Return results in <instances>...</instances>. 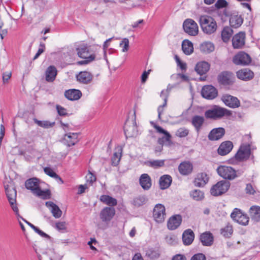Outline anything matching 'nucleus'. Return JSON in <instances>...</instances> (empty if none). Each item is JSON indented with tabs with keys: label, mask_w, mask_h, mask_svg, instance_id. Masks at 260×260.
Wrapping results in <instances>:
<instances>
[{
	"label": "nucleus",
	"mask_w": 260,
	"mask_h": 260,
	"mask_svg": "<svg viewBox=\"0 0 260 260\" xmlns=\"http://www.w3.org/2000/svg\"><path fill=\"white\" fill-rule=\"evenodd\" d=\"M199 23L203 31L208 35L215 32L217 28L215 19L209 15L201 16L200 17Z\"/></svg>",
	"instance_id": "1"
},
{
	"label": "nucleus",
	"mask_w": 260,
	"mask_h": 260,
	"mask_svg": "<svg viewBox=\"0 0 260 260\" xmlns=\"http://www.w3.org/2000/svg\"><path fill=\"white\" fill-rule=\"evenodd\" d=\"M232 114L231 111L217 105H214L205 112L207 118L214 120L220 119L223 116H231Z\"/></svg>",
	"instance_id": "2"
},
{
	"label": "nucleus",
	"mask_w": 260,
	"mask_h": 260,
	"mask_svg": "<svg viewBox=\"0 0 260 260\" xmlns=\"http://www.w3.org/2000/svg\"><path fill=\"white\" fill-rule=\"evenodd\" d=\"M25 185L27 189L30 190L34 194L38 197L47 199L49 195L48 190L44 191L41 189L39 180L36 178L27 179L25 181Z\"/></svg>",
	"instance_id": "3"
},
{
	"label": "nucleus",
	"mask_w": 260,
	"mask_h": 260,
	"mask_svg": "<svg viewBox=\"0 0 260 260\" xmlns=\"http://www.w3.org/2000/svg\"><path fill=\"white\" fill-rule=\"evenodd\" d=\"M255 149V147H251L250 144H243L240 146L239 150L235 155V158L239 161H246L250 158L253 159L254 156L251 151Z\"/></svg>",
	"instance_id": "4"
},
{
	"label": "nucleus",
	"mask_w": 260,
	"mask_h": 260,
	"mask_svg": "<svg viewBox=\"0 0 260 260\" xmlns=\"http://www.w3.org/2000/svg\"><path fill=\"white\" fill-rule=\"evenodd\" d=\"M6 194L10 206L16 216H19V210L16 204L17 192L12 183L5 185Z\"/></svg>",
	"instance_id": "5"
},
{
	"label": "nucleus",
	"mask_w": 260,
	"mask_h": 260,
	"mask_svg": "<svg viewBox=\"0 0 260 260\" xmlns=\"http://www.w3.org/2000/svg\"><path fill=\"white\" fill-rule=\"evenodd\" d=\"M79 57L84 58V60L79 61L78 64L79 65L86 64L95 59V54L90 53L87 46L81 45L76 49Z\"/></svg>",
	"instance_id": "6"
},
{
	"label": "nucleus",
	"mask_w": 260,
	"mask_h": 260,
	"mask_svg": "<svg viewBox=\"0 0 260 260\" xmlns=\"http://www.w3.org/2000/svg\"><path fill=\"white\" fill-rule=\"evenodd\" d=\"M216 170L218 174L225 179L233 180L237 177L235 170L230 166H220Z\"/></svg>",
	"instance_id": "7"
},
{
	"label": "nucleus",
	"mask_w": 260,
	"mask_h": 260,
	"mask_svg": "<svg viewBox=\"0 0 260 260\" xmlns=\"http://www.w3.org/2000/svg\"><path fill=\"white\" fill-rule=\"evenodd\" d=\"M229 182L220 181L214 185L210 189V192L214 196H218L227 191L230 187Z\"/></svg>",
	"instance_id": "8"
},
{
	"label": "nucleus",
	"mask_w": 260,
	"mask_h": 260,
	"mask_svg": "<svg viewBox=\"0 0 260 260\" xmlns=\"http://www.w3.org/2000/svg\"><path fill=\"white\" fill-rule=\"evenodd\" d=\"M166 208L161 204H156L153 211V217L154 220L157 223L163 222L166 218Z\"/></svg>",
	"instance_id": "9"
},
{
	"label": "nucleus",
	"mask_w": 260,
	"mask_h": 260,
	"mask_svg": "<svg viewBox=\"0 0 260 260\" xmlns=\"http://www.w3.org/2000/svg\"><path fill=\"white\" fill-rule=\"evenodd\" d=\"M183 27L185 32L189 35L194 36L198 33V26L192 19H187L185 20L183 24Z\"/></svg>",
	"instance_id": "10"
},
{
	"label": "nucleus",
	"mask_w": 260,
	"mask_h": 260,
	"mask_svg": "<svg viewBox=\"0 0 260 260\" xmlns=\"http://www.w3.org/2000/svg\"><path fill=\"white\" fill-rule=\"evenodd\" d=\"M231 218L237 223L246 225L249 222V217L247 215L243 214L241 211L235 208L231 214Z\"/></svg>",
	"instance_id": "11"
},
{
	"label": "nucleus",
	"mask_w": 260,
	"mask_h": 260,
	"mask_svg": "<svg viewBox=\"0 0 260 260\" xmlns=\"http://www.w3.org/2000/svg\"><path fill=\"white\" fill-rule=\"evenodd\" d=\"M219 83L223 85L232 84L235 81V76L231 72L223 71L220 73L217 77Z\"/></svg>",
	"instance_id": "12"
},
{
	"label": "nucleus",
	"mask_w": 260,
	"mask_h": 260,
	"mask_svg": "<svg viewBox=\"0 0 260 260\" xmlns=\"http://www.w3.org/2000/svg\"><path fill=\"white\" fill-rule=\"evenodd\" d=\"M124 130L126 137H135L138 135V131L135 120L126 121Z\"/></svg>",
	"instance_id": "13"
},
{
	"label": "nucleus",
	"mask_w": 260,
	"mask_h": 260,
	"mask_svg": "<svg viewBox=\"0 0 260 260\" xmlns=\"http://www.w3.org/2000/svg\"><path fill=\"white\" fill-rule=\"evenodd\" d=\"M201 94L205 99L213 100L217 97L218 91L217 89L212 85H205L202 89Z\"/></svg>",
	"instance_id": "14"
},
{
	"label": "nucleus",
	"mask_w": 260,
	"mask_h": 260,
	"mask_svg": "<svg viewBox=\"0 0 260 260\" xmlns=\"http://www.w3.org/2000/svg\"><path fill=\"white\" fill-rule=\"evenodd\" d=\"M246 34L244 31H240L235 35L232 39V45L235 49L242 48L245 44Z\"/></svg>",
	"instance_id": "15"
},
{
	"label": "nucleus",
	"mask_w": 260,
	"mask_h": 260,
	"mask_svg": "<svg viewBox=\"0 0 260 260\" xmlns=\"http://www.w3.org/2000/svg\"><path fill=\"white\" fill-rule=\"evenodd\" d=\"M233 61L236 65L246 66L250 63L251 58L248 54L240 52L234 57Z\"/></svg>",
	"instance_id": "16"
},
{
	"label": "nucleus",
	"mask_w": 260,
	"mask_h": 260,
	"mask_svg": "<svg viewBox=\"0 0 260 260\" xmlns=\"http://www.w3.org/2000/svg\"><path fill=\"white\" fill-rule=\"evenodd\" d=\"M151 124L156 129L158 133L163 134L165 135L162 138H160L158 139V143L161 145H163L165 143H166V144H170L171 137L170 134L167 131L164 129L160 126L157 125L154 123L151 122Z\"/></svg>",
	"instance_id": "17"
},
{
	"label": "nucleus",
	"mask_w": 260,
	"mask_h": 260,
	"mask_svg": "<svg viewBox=\"0 0 260 260\" xmlns=\"http://www.w3.org/2000/svg\"><path fill=\"white\" fill-rule=\"evenodd\" d=\"M221 100L226 106L232 108H238L240 105L239 100L236 97L228 94L223 95Z\"/></svg>",
	"instance_id": "18"
},
{
	"label": "nucleus",
	"mask_w": 260,
	"mask_h": 260,
	"mask_svg": "<svg viewBox=\"0 0 260 260\" xmlns=\"http://www.w3.org/2000/svg\"><path fill=\"white\" fill-rule=\"evenodd\" d=\"M115 213L114 208L112 207H105L101 212L100 216L103 221H110Z\"/></svg>",
	"instance_id": "19"
},
{
	"label": "nucleus",
	"mask_w": 260,
	"mask_h": 260,
	"mask_svg": "<svg viewBox=\"0 0 260 260\" xmlns=\"http://www.w3.org/2000/svg\"><path fill=\"white\" fill-rule=\"evenodd\" d=\"M193 170V165L189 161H184L180 164L178 166V171L180 174L187 176L191 173Z\"/></svg>",
	"instance_id": "20"
},
{
	"label": "nucleus",
	"mask_w": 260,
	"mask_h": 260,
	"mask_svg": "<svg viewBox=\"0 0 260 260\" xmlns=\"http://www.w3.org/2000/svg\"><path fill=\"white\" fill-rule=\"evenodd\" d=\"M229 22L231 27L237 28L242 24L243 19L237 12H234L231 15Z\"/></svg>",
	"instance_id": "21"
},
{
	"label": "nucleus",
	"mask_w": 260,
	"mask_h": 260,
	"mask_svg": "<svg viewBox=\"0 0 260 260\" xmlns=\"http://www.w3.org/2000/svg\"><path fill=\"white\" fill-rule=\"evenodd\" d=\"M76 77L79 82L85 84L90 83L93 79L92 75L90 72L87 71L80 72L78 74L76 75Z\"/></svg>",
	"instance_id": "22"
},
{
	"label": "nucleus",
	"mask_w": 260,
	"mask_h": 260,
	"mask_svg": "<svg viewBox=\"0 0 260 260\" xmlns=\"http://www.w3.org/2000/svg\"><path fill=\"white\" fill-rule=\"evenodd\" d=\"M233 148V143L229 141L222 142L217 149L218 154L224 156L229 153Z\"/></svg>",
	"instance_id": "23"
},
{
	"label": "nucleus",
	"mask_w": 260,
	"mask_h": 260,
	"mask_svg": "<svg viewBox=\"0 0 260 260\" xmlns=\"http://www.w3.org/2000/svg\"><path fill=\"white\" fill-rule=\"evenodd\" d=\"M191 122L197 133H199L204 124L205 118L202 116L195 115L192 117Z\"/></svg>",
	"instance_id": "24"
},
{
	"label": "nucleus",
	"mask_w": 260,
	"mask_h": 260,
	"mask_svg": "<svg viewBox=\"0 0 260 260\" xmlns=\"http://www.w3.org/2000/svg\"><path fill=\"white\" fill-rule=\"evenodd\" d=\"M225 134L222 127L213 128L208 135V139L211 141H217L221 139Z\"/></svg>",
	"instance_id": "25"
},
{
	"label": "nucleus",
	"mask_w": 260,
	"mask_h": 260,
	"mask_svg": "<svg viewBox=\"0 0 260 260\" xmlns=\"http://www.w3.org/2000/svg\"><path fill=\"white\" fill-rule=\"evenodd\" d=\"M182 222V217L180 215H175L171 217L168 221V228L169 230L176 229Z\"/></svg>",
	"instance_id": "26"
},
{
	"label": "nucleus",
	"mask_w": 260,
	"mask_h": 260,
	"mask_svg": "<svg viewBox=\"0 0 260 260\" xmlns=\"http://www.w3.org/2000/svg\"><path fill=\"white\" fill-rule=\"evenodd\" d=\"M170 90L171 88L169 89V87H168L167 89L163 90L161 92L160 96L164 100V102L162 105L159 106L157 108L158 117L159 120L161 119V114L163 113V108L167 105L168 97Z\"/></svg>",
	"instance_id": "27"
},
{
	"label": "nucleus",
	"mask_w": 260,
	"mask_h": 260,
	"mask_svg": "<svg viewBox=\"0 0 260 260\" xmlns=\"http://www.w3.org/2000/svg\"><path fill=\"white\" fill-rule=\"evenodd\" d=\"M64 96L70 101H75L79 100L81 97L82 93L79 90L71 89L65 91Z\"/></svg>",
	"instance_id": "28"
},
{
	"label": "nucleus",
	"mask_w": 260,
	"mask_h": 260,
	"mask_svg": "<svg viewBox=\"0 0 260 260\" xmlns=\"http://www.w3.org/2000/svg\"><path fill=\"white\" fill-rule=\"evenodd\" d=\"M210 64L205 61H202L198 62L195 67V71L197 73L202 75L208 72L210 69Z\"/></svg>",
	"instance_id": "29"
},
{
	"label": "nucleus",
	"mask_w": 260,
	"mask_h": 260,
	"mask_svg": "<svg viewBox=\"0 0 260 260\" xmlns=\"http://www.w3.org/2000/svg\"><path fill=\"white\" fill-rule=\"evenodd\" d=\"M237 77L242 80H249L253 78V73L248 69L239 70L236 73Z\"/></svg>",
	"instance_id": "30"
},
{
	"label": "nucleus",
	"mask_w": 260,
	"mask_h": 260,
	"mask_svg": "<svg viewBox=\"0 0 260 260\" xmlns=\"http://www.w3.org/2000/svg\"><path fill=\"white\" fill-rule=\"evenodd\" d=\"M209 178L205 173H199L194 181V184L198 187H203L208 182Z\"/></svg>",
	"instance_id": "31"
},
{
	"label": "nucleus",
	"mask_w": 260,
	"mask_h": 260,
	"mask_svg": "<svg viewBox=\"0 0 260 260\" xmlns=\"http://www.w3.org/2000/svg\"><path fill=\"white\" fill-rule=\"evenodd\" d=\"M46 206L49 208L53 216L55 218H59L62 215V211L59 208L52 202H47Z\"/></svg>",
	"instance_id": "32"
},
{
	"label": "nucleus",
	"mask_w": 260,
	"mask_h": 260,
	"mask_svg": "<svg viewBox=\"0 0 260 260\" xmlns=\"http://www.w3.org/2000/svg\"><path fill=\"white\" fill-rule=\"evenodd\" d=\"M200 239L204 246H211L213 242V236L209 232H206L202 234Z\"/></svg>",
	"instance_id": "33"
},
{
	"label": "nucleus",
	"mask_w": 260,
	"mask_h": 260,
	"mask_svg": "<svg viewBox=\"0 0 260 260\" xmlns=\"http://www.w3.org/2000/svg\"><path fill=\"white\" fill-rule=\"evenodd\" d=\"M78 134L74 133H69L64 136V141L68 146L74 145L78 141Z\"/></svg>",
	"instance_id": "34"
},
{
	"label": "nucleus",
	"mask_w": 260,
	"mask_h": 260,
	"mask_svg": "<svg viewBox=\"0 0 260 260\" xmlns=\"http://www.w3.org/2000/svg\"><path fill=\"white\" fill-rule=\"evenodd\" d=\"M249 216L252 220L255 222L260 221V207L252 206L249 211Z\"/></svg>",
	"instance_id": "35"
},
{
	"label": "nucleus",
	"mask_w": 260,
	"mask_h": 260,
	"mask_svg": "<svg viewBox=\"0 0 260 260\" xmlns=\"http://www.w3.org/2000/svg\"><path fill=\"white\" fill-rule=\"evenodd\" d=\"M57 75V70L54 66L48 67L45 72V79L47 82H53Z\"/></svg>",
	"instance_id": "36"
},
{
	"label": "nucleus",
	"mask_w": 260,
	"mask_h": 260,
	"mask_svg": "<svg viewBox=\"0 0 260 260\" xmlns=\"http://www.w3.org/2000/svg\"><path fill=\"white\" fill-rule=\"evenodd\" d=\"M194 235L190 229L185 230L182 234V240L184 245H189L193 241Z\"/></svg>",
	"instance_id": "37"
},
{
	"label": "nucleus",
	"mask_w": 260,
	"mask_h": 260,
	"mask_svg": "<svg viewBox=\"0 0 260 260\" xmlns=\"http://www.w3.org/2000/svg\"><path fill=\"white\" fill-rule=\"evenodd\" d=\"M140 183L144 189H149L151 186V178L147 174L141 175L140 178Z\"/></svg>",
	"instance_id": "38"
},
{
	"label": "nucleus",
	"mask_w": 260,
	"mask_h": 260,
	"mask_svg": "<svg viewBox=\"0 0 260 260\" xmlns=\"http://www.w3.org/2000/svg\"><path fill=\"white\" fill-rule=\"evenodd\" d=\"M172 179L169 175H164L159 179V185L161 189L168 188L171 185Z\"/></svg>",
	"instance_id": "39"
},
{
	"label": "nucleus",
	"mask_w": 260,
	"mask_h": 260,
	"mask_svg": "<svg viewBox=\"0 0 260 260\" xmlns=\"http://www.w3.org/2000/svg\"><path fill=\"white\" fill-rule=\"evenodd\" d=\"M233 34V30L231 27L225 26L221 31V38L222 41L225 43L229 42Z\"/></svg>",
	"instance_id": "40"
},
{
	"label": "nucleus",
	"mask_w": 260,
	"mask_h": 260,
	"mask_svg": "<svg viewBox=\"0 0 260 260\" xmlns=\"http://www.w3.org/2000/svg\"><path fill=\"white\" fill-rule=\"evenodd\" d=\"M200 49L204 53H209L214 51V45L210 42H205L201 44Z\"/></svg>",
	"instance_id": "41"
},
{
	"label": "nucleus",
	"mask_w": 260,
	"mask_h": 260,
	"mask_svg": "<svg viewBox=\"0 0 260 260\" xmlns=\"http://www.w3.org/2000/svg\"><path fill=\"white\" fill-rule=\"evenodd\" d=\"M182 49L186 55H190L193 51V44L188 40H184L182 44Z\"/></svg>",
	"instance_id": "42"
},
{
	"label": "nucleus",
	"mask_w": 260,
	"mask_h": 260,
	"mask_svg": "<svg viewBox=\"0 0 260 260\" xmlns=\"http://www.w3.org/2000/svg\"><path fill=\"white\" fill-rule=\"evenodd\" d=\"M148 201L147 197L144 195H140L134 198L132 201V204L135 207H140L145 204Z\"/></svg>",
	"instance_id": "43"
},
{
	"label": "nucleus",
	"mask_w": 260,
	"mask_h": 260,
	"mask_svg": "<svg viewBox=\"0 0 260 260\" xmlns=\"http://www.w3.org/2000/svg\"><path fill=\"white\" fill-rule=\"evenodd\" d=\"M100 201L109 206H114L117 204V201L116 199L108 195H103L101 196Z\"/></svg>",
	"instance_id": "44"
},
{
	"label": "nucleus",
	"mask_w": 260,
	"mask_h": 260,
	"mask_svg": "<svg viewBox=\"0 0 260 260\" xmlns=\"http://www.w3.org/2000/svg\"><path fill=\"white\" fill-rule=\"evenodd\" d=\"M145 164L154 169H157L165 165V160H152L145 162Z\"/></svg>",
	"instance_id": "45"
},
{
	"label": "nucleus",
	"mask_w": 260,
	"mask_h": 260,
	"mask_svg": "<svg viewBox=\"0 0 260 260\" xmlns=\"http://www.w3.org/2000/svg\"><path fill=\"white\" fill-rule=\"evenodd\" d=\"M233 233V227L230 224H228L221 229V234L225 238H230L232 235Z\"/></svg>",
	"instance_id": "46"
},
{
	"label": "nucleus",
	"mask_w": 260,
	"mask_h": 260,
	"mask_svg": "<svg viewBox=\"0 0 260 260\" xmlns=\"http://www.w3.org/2000/svg\"><path fill=\"white\" fill-rule=\"evenodd\" d=\"M190 196L196 201H201L204 197V193L199 189H194L190 193Z\"/></svg>",
	"instance_id": "47"
},
{
	"label": "nucleus",
	"mask_w": 260,
	"mask_h": 260,
	"mask_svg": "<svg viewBox=\"0 0 260 260\" xmlns=\"http://www.w3.org/2000/svg\"><path fill=\"white\" fill-rule=\"evenodd\" d=\"M44 172L45 174L48 175L51 177L54 178L56 179H59V181L61 182V183H63V180L61 179V178L57 174H56L52 169H51L49 167H46L44 169Z\"/></svg>",
	"instance_id": "48"
},
{
	"label": "nucleus",
	"mask_w": 260,
	"mask_h": 260,
	"mask_svg": "<svg viewBox=\"0 0 260 260\" xmlns=\"http://www.w3.org/2000/svg\"><path fill=\"white\" fill-rule=\"evenodd\" d=\"M34 120L35 123L37 124L39 126L45 128H48L52 127L55 123L54 122L51 123L48 121H41L37 119H34Z\"/></svg>",
	"instance_id": "49"
},
{
	"label": "nucleus",
	"mask_w": 260,
	"mask_h": 260,
	"mask_svg": "<svg viewBox=\"0 0 260 260\" xmlns=\"http://www.w3.org/2000/svg\"><path fill=\"white\" fill-rule=\"evenodd\" d=\"M129 42L128 39L123 38L119 44L120 47L122 48L121 51L122 52H126L129 49Z\"/></svg>",
	"instance_id": "50"
},
{
	"label": "nucleus",
	"mask_w": 260,
	"mask_h": 260,
	"mask_svg": "<svg viewBox=\"0 0 260 260\" xmlns=\"http://www.w3.org/2000/svg\"><path fill=\"white\" fill-rule=\"evenodd\" d=\"M189 131L187 129L184 127H181L179 128L176 133V135L177 137L182 138L187 136L188 134Z\"/></svg>",
	"instance_id": "51"
},
{
	"label": "nucleus",
	"mask_w": 260,
	"mask_h": 260,
	"mask_svg": "<svg viewBox=\"0 0 260 260\" xmlns=\"http://www.w3.org/2000/svg\"><path fill=\"white\" fill-rule=\"evenodd\" d=\"M55 227L58 231L64 232L67 229V223L64 221L58 222L55 224Z\"/></svg>",
	"instance_id": "52"
},
{
	"label": "nucleus",
	"mask_w": 260,
	"mask_h": 260,
	"mask_svg": "<svg viewBox=\"0 0 260 260\" xmlns=\"http://www.w3.org/2000/svg\"><path fill=\"white\" fill-rule=\"evenodd\" d=\"M121 153L115 152L112 158V163L114 166H117L120 161L121 158Z\"/></svg>",
	"instance_id": "53"
},
{
	"label": "nucleus",
	"mask_w": 260,
	"mask_h": 260,
	"mask_svg": "<svg viewBox=\"0 0 260 260\" xmlns=\"http://www.w3.org/2000/svg\"><path fill=\"white\" fill-rule=\"evenodd\" d=\"M45 49V45L44 43H40L39 48L35 55L33 60H35L39 57V56L44 51Z\"/></svg>",
	"instance_id": "54"
},
{
	"label": "nucleus",
	"mask_w": 260,
	"mask_h": 260,
	"mask_svg": "<svg viewBox=\"0 0 260 260\" xmlns=\"http://www.w3.org/2000/svg\"><path fill=\"white\" fill-rule=\"evenodd\" d=\"M86 181L89 184L92 185V183L96 180V177L91 172H89L86 176Z\"/></svg>",
	"instance_id": "55"
},
{
	"label": "nucleus",
	"mask_w": 260,
	"mask_h": 260,
	"mask_svg": "<svg viewBox=\"0 0 260 260\" xmlns=\"http://www.w3.org/2000/svg\"><path fill=\"white\" fill-rule=\"evenodd\" d=\"M175 58L178 66H179L182 70H185L186 69V63L182 62L179 57L177 55H175Z\"/></svg>",
	"instance_id": "56"
},
{
	"label": "nucleus",
	"mask_w": 260,
	"mask_h": 260,
	"mask_svg": "<svg viewBox=\"0 0 260 260\" xmlns=\"http://www.w3.org/2000/svg\"><path fill=\"white\" fill-rule=\"evenodd\" d=\"M190 260H206V258L204 254L199 253L194 254Z\"/></svg>",
	"instance_id": "57"
},
{
	"label": "nucleus",
	"mask_w": 260,
	"mask_h": 260,
	"mask_svg": "<svg viewBox=\"0 0 260 260\" xmlns=\"http://www.w3.org/2000/svg\"><path fill=\"white\" fill-rule=\"evenodd\" d=\"M228 5V3L225 0H218L216 3L215 7L218 9L223 8Z\"/></svg>",
	"instance_id": "58"
},
{
	"label": "nucleus",
	"mask_w": 260,
	"mask_h": 260,
	"mask_svg": "<svg viewBox=\"0 0 260 260\" xmlns=\"http://www.w3.org/2000/svg\"><path fill=\"white\" fill-rule=\"evenodd\" d=\"M56 110L57 111L58 114L60 116H66L67 115V110L63 107L59 106L56 105Z\"/></svg>",
	"instance_id": "59"
},
{
	"label": "nucleus",
	"mask_w": 260,
	"mask_h": 260,
	"mask_svg": "<svg viewBox=\"0 0 260 260\" xmlns=\"http://www.w3.org/2000/svg\"><path fill=\"white\" fill-rule=\"evenodd\" d=\"M146 255H148L150 258H156L159 257V254L155 251L152 250H148L147 253Z\"/></svg>",
	"instance_id": "60"
},
{
	"label": "nucleus",
	"mask_w": 260,
	"mask_h": 260,
	"mask_svg": "<svg viewBox=\"0 0 260 260\" xmlns=\"http://www.w3.org/2000/svg\"><path fill=\"white\" fill-rule=\"evenodd\" d=\"M246 192L247 193L253 194L255 192L254 187L251 184H247L245 188Z\"/></svg>",
	"instance_id": "61"
},
{
	"label": "nucleus",
	"mask_w": 260,
	"mask_h": 260,
	"mask_svg": "<svg viewBox=\"0 0 260 260\" xmlns=\"http://www.w3.org/2000/svg\"><path fill=\"white\" fill-rule=\"evenodd\" d=\"M151 72V70H148L147 71H144L141 76V81L142 83H145L148 77L149 74Z\"/></svg>",
	"instance_id": "62"
},
{
	"label": "nucleus",
	"mask_w": 260,
	"mask_h": 260,
	"mask_svg": "<svg viewBox=\"0 0 260 260\" xmlns=\"http://www.w3.org/2000/svg\"><path fill=\"white\" fill-rule=\"evenodd\" d=\"M11 72H6L3 74V82L5 83L6 82H7L8 80L11 78Z\"/></svg>",
	"instance_id": "63"
},
{
	"label": "nucleus",
	"mask_w": 260,
	"mask_h": 260,
	"mask_svg": "<svg viewBox=\"0 0 260 260\" xmlns=\"http://www.w3.org/2000/svg\"><path fill=\"white\" fill-rule=\"evenodd\" d=\"M172 260H186V258L184 255L178 254L174 255Z\"/></svg>",
	"instance_id": "64"
}]
</instances>
